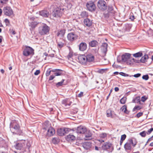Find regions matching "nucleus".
I'll return each instance as SVG.
<instances>
[{"label":"nucleus","mask_w":153,"mask_h":153,"mask_svg":"<svg viewBox=\"0 0 153 153\" xmlns=\"http://www.w3.org/2000/svg\"><path fill=\"white\" fill-rule=\"evenodd\" d=\"M147 134L146 131H143L140 133V135L142 137H145Z\"/></svg>","instance_id":"ea45409f"},{"label":"nucleus","mask_w":153,"mask_h":153,"mask_svg":"<svg viewBox=\"0 0 153 153\" xmlns=\"http://www.w3.org/2000/svg\"><path fill=\"white\" fill-rule=\"evenodd\" d=\"M153 131V128H152L149 129L146 132L147 134H149L151 132Z\"/></svg>","instance_id":"49530a36"},{"label":"nucleus","mask_w":153,"mask_h":153,"mask_svg":"<svg viewBox=\"0 0 153 153\" xmlns=\"http://www.w3.org/2000/svg\"><path fill=\"white\" fill-rule=\"evenodd\" d=\"M89 45L91 47H96L98 45V43L95 40H92L89 42Z\"/></svg>","instance_id":"bb28decb"},{"label":"nucleus","mask_w":153,"mask_h":153,"mask_svg":"<svg viewBox=\"0 0 153 153\" xmlns=\"http://www.w3.org/2000/svg\"><path fill=\"white\" fill-rule=\"evenodd\" d=\"M98 7L101 10H105L106 9L107 6L105 2L103 0H100L97 3Z\"/></svg>","instance_id":"9b49d317"},{"label":"nucleus","mask_w":153,"mask_h":153,"mask_svg":"<svg viewBox=\"0 0 153 153\" xmlns=\"http://www.w3.org/2000/svg\"><path fill=\"white\" fill-rule=\"evenodd\" d=\"M67 37L69 41L71 42H73L77 39L78 36L74 33L71 32L68 34Z\"/></svg>","instance_id":"0eeeda50"},{"label":"nucleus","mask_w":153,"mask_h":153,"mask_svg":"<svg viewBox=\"0 0 153 153\" xmlns=\"http://www.w3.org/2000/svg\"><path fill=\"white\" fill-rule=\"evenodd\" d=\"M4 22H5L6 25H9L10 24V22L8 19H6L4 20Z\"/></svg>","instance_id":"09e8293b"},{"label":"nucleus","mask_w":153,"mask_h":153,"mask_svg":"<svg viewBox=\"0 0 153 153\" xmlns=\"http://www.w3.org/2000/svg\"><path fill=\"white\" fill-rule=\"evenodd\" d=\"M126 137V134H124L121 136V140L123 141L124 140Z\"/></svg>","instance_id":"de8ad7c7"},{"label":"nucleus","mask_w":153,"mask_h":153,"mask_svg":"<svg viewBox=\"0 0 153 153\" xmlns=\"http://www.w3.org/2000/svg\"><path fill=\"white\" fill-rule=\"evenodd\" d=\"M7 1L8 0H0V4H6Z\"/></svg>","instance_id":"a18cd8bd"},{"label":"nucleus","mask_w":153,"mask_h":153,"mask_svg":"<svg viewBox=\"0 0 153 153\" xmlns=\"http://www.w3.org/2000/svg\"><path fill=\"white\" fill-rule=\"evenodd\" d=\"M107 69H101L99 70L98 71V72L99 73L103 74L104 73H105L107 70Z\"/></svg>","instance_id":"4c0bfd02"},{"label":"nucleus","mask_w":153,"mask_h":153,"mask_svg":"<svg viewBox=\"0 0 153 153\" xmlns=\"http://www.w3.org/2000/svg\"><path fill=\"white\" fill-rule=\"evenodd\" d=\"M28 24L29 26L30 27V30L32 31L37 26L38 23L36 22H29Z\"/></svg>","instance_id":"dca6fc26"},{"label":"nucleus","mask_w":153,"mask_h":153,"mask_svg":"<svg viewBox=\"0 0 153 153\" xmlns=\"http://www.w3.org/2000/svg\"><path fill=\"white\" fill-rule=\"evenodd\" d=\"M143 115V113L142 112H139L137 115V117L139 118Z\"/></svg>","instance_id":"6e6d98bb"},{"label":"nucleus","mask_w":153,"mask_h":153,"mask_svg":"<svg viewBox=\"0 0 153 153\" xmlns=\"http://www.w3.org/2000/svg\"><path fill=\"white\" fill-rule=\"evenodd\" d=\"M140 97H136L135 99L133 100V102H140Z\"/></svg>","instance_id":"58836bf2"},{"label":"nucleus","mask_w":153,"mask_h":153,"mask_svg":"<svg viewBox=\"0 0 153 153\" xmlns=\"http://www.w3.org/2000/svg\"><path fill=\"white\" fill-rule=\"evenodd\" d=\"M64 81L65 80L64 79H62L61 82L57 83L56 85V86L59 87L62 86V85Z\"/></svg>","instance_id":"a19ab883"},{"label":"nucleus","mask_w":153,"mask_h":153,"mask_svg":"<svg viewBox=\"0 0 153 153\" xmlns=\"http://www.w3.org/2000/svg\"><path fill=\"white\" fill-rule=\"evenodd\" d=\"M86 133L85 134V139L86 140L91 139V138L92 134L89 131H86Z\"/></svg>","instance_id":"b1692460"},{"label":"nucleus","mask_w":153,"mask_h":153,"mask_svg":"<svg viewBox=\"0 0 153 153\" xmlns=\"http://www.w3.org/2000/svg\"><path fill=\"white\" fill-rule=\"evenodd\" d=\"M40 72V70H37L34 73V74L35 75H37L39 74Z\"/></svg>","instance_id":"864d4df0"},{"label":"nucleus","mask_w":153,"mask_h":153,"mask_svg":"<svg viewBox=\"0 0 153 153\" xmlns=\"http://www.w3.org/2000/svg\"><path fill=\"white\" fill-rule=\"evenodd\" d=\"M58 46L60 48L62 47L63 46V44L61 43L60 44H58Z\"/></svg>","instance_id":"e2e57ef3"},{"label":"nucleus","mask_w":153,"mask_h":153,"mask_svg":"<svg viewBox=\"0 0 153 153\" xmlns=\"http://www.w3.org/2000/svg\"><path fill=\"white\" fill-rule=\"evenodd\" d=\"M129 142H130L131 144H132L134 146H135L137 144V143L135 141L133 142V140L131 139L129 140Z\"/></svg>","instance_id":"79ce46f5"},{"label":"nucleus","mask_w":153,"mask_h":153,"mask_svg":"<svg viewBox=\"0 0 153 153\" xmlns=\"http://www.w3.org/2000/svg\"><path fill=\"white\" fill-rule=\"evenodd\" d=\"M60 71H58V72H56V73H54V75L55 76H61L63 74L62 72L63 71L61 69H60Z\"/></svg>","instance_id":"473e14b6"},{"label":"nucleus","mask_w":153,"mask_h":153,"mask_svg":"<svg viewBox=\"0 0 153 153\" xmlns=\"http://www.w3.org/2000/svg\"><path fill=\"white\" fill-rule=\"evenodd\" d=\"M66 139L67 141H71L74 140L75 137L73 135L69 134L66 136Z\"/></svg>","instance_id":"cd10ccee"},{"label":"nucleus","mask_w":153,"mask_h":153,"mask_svg":"<svg viewBox=\"0 0 153 153\" xmlns=\"http://www.w3.org/2000/svg\"><path fill=\"white\" fill-rule=\"evenodd\" d=\"M65 33V30L62 29L59 31L57 33V35L60 38H62L64 36Z\"/></svg>","instance_id":"393cba45"},{"label":"nucleus","mask_w":153,"mask_h":153,"mask_svg":"<svg viewBox=\"0 0 153 153\" xmlns=\"http://www.w3.org/2000/svg\"><path fill=\"white\" fill-rule=\"evenodd\" d=\"M48 56V54L47 53H44L43 57H44V56Z\"/></svg>","instance_id":"774afa93"},{"label":"nucleus","mask_w":153,"mask_h":153,"mask_svg":"<svg viewBox=\"0 0 153 153\" xmlns=\"http://www.w3.org/2000/svg\"><path fill=\"white\" fill-rule=\"evenodd\" d=\"M102 148L104 150H107L109 149L112 148V144L109 142L105 143L102 146Z\"/></svg>","instance_id":"2eb2a0df"},{"label":"nucleus","mask_w":153,"mask_h":153,"mask_svg":"<svg viewBox=\"0 0 153 153\" xmlns=\"http://www.w3.org/2000/svg\"><path fill=\"white\" fill-rule=\"evenodd\" d=\"M60 71V69H53L51 71H52L53 72L56 73V72H58V71Z\"/></svg>","instance_id":"bf43d9fd"},{"label":"nucleus","mask_w":153,"mask_h":153,"mask_svg":"<svg viewBox=\"0 0 153 153\" xmlns=\"http://www.w3.org/2000/svg\"><path fill=\"white\" fill-rule=\"evenodd\" d=\"M73 55L72 53L71 52H70L68 54V56L69 58H71V57Z\"/></svg>","instance_id":"680f3d73"},{"label":"nucleus","mask_w":153,"mask_h":153,"mask_svg":"<svg viewBox=\"0 0 153 153\" xmlns=\"http://www.w3.org/2000/svg\"><path fill=\"white\" fill-rule=\"evenodd\" d=\"M70 131V129L67 128H62L58 129L57 133L58 135L62 136L68 133Z\"/></svg>","instance_id":"6e6552de"},{"label":"nucleus","mask_w":153,"mask_h":153,"mask_svg":"<svg viewBox=\"0 0 153 153\" xmlns=\"http://www.w3.org/2000/svg\"><path fill=\"white\" fill-rule=\"evenodd\" d=\"M87 9L90 11H94L96 8L95 5L93 2L89 1L88 2L86 5Z\"/></svg>","instance_id":"f8f14e48"},{"label":"nucleus","mask_w":153,"mask_h":153,"mask_svg":"<svg viewBox=\"0 0 153 153\" xmlns=\"http://www.w3.org/2000/svg\"><path fill=\"white\" fill-rule=\"evenodd\" d=\"M82 146L84 149H89L91 147V144L89 142H85L83 143Z\"/></svg>","instance_id":"aec40b11"},{"label":"nucleus","mask_w":153,"mask_h":153,"mask_svg":"<svg viewBox=\"0 0 153 153\" xmlns=\"http://www.w3.org/2000/svg\"><path fill=\"white\" fill-rule=\"evenodd\" d=\"M114 90L115 91L117 92L119 90V88H118L117 87H116L114 88Z\"/></svg>","instance_id":"0e129e2a"},{"label":"nucleus","mask_w":153,"mask_h":153,"mask_svg":"<svg viewBox=\"0 0 153 153\" xmlns=\"http://www.w3.org/2000/svg\"><path fill=\"white\" fill-rule=\"evenodd\" d=\"M143 79L146 80H148L149 79V76L148 75H144L142 76Z\"/></svg>","instance_id":"37998d69"},{"label":"nucleus","mask_w":153,"mask_h":153,"mask_svg":"<svg viewBox=\"0 0 153 153\" xmlns=\"http://www.w3.org/2000/svg\"><path fill=\"white\" fill-rule=\"evenodd\" d=\"M87 48V44L85 43L82 42L79 45V49L80 51H84Z\"/></svg>","instance_id":"a211bd4d"},{"label":"nucleus","mask_w":153,"mask_h":153,"mask_svg":"<svg viewBox=\"0 0 153 153\" xmlns=\"http://www.w3.org/2000/svg\"><path fill=\"white\" fill-rule=\"evenodd\" d=\"M130 18L131 20H133L134 19V16H131Z\"/></svg>","instance_id":"338daca9"},{"label":"nucleus","mask_w":153,"mask_h":153,"mask_svg":"<svg viewBox=\"0 0 153 153\" xmlns=\"http://www.w3.org/2000/svg\"><path fill=\"white\" fill-rule=\"evenodd\" d=\"M51 71V70H50L49 69H48L47 70V71L46 73V76H48L50 75Z\"/></svg>","instance_id":"c03bdc74"},{"label":"nucleus","mask_w":153,"mask_h":153,"mask_svg":"<svg viewBox=\"0 0 153 153\" xmlns=\"http://www.w3.org/2000/svg\"><path fill=\"white\" fill-rule=\"evenodd\" d=\"M84 23L85 25L89 27L91 25L92 22L89 19L86 18L84 19Z\"/></svg>","instance_id":"5701e85b"},{"label":"nucleus","mask_w":153,"mask_h":153,"mask_svg":"<svg viewBox=\"0 0 153 153\" xmlns=\"http://www.w3.org/2000/svg\"><path fill=\"white\" fill-rule=\"evenodd\" d=\"M117 60L118 62H120L121 61H122L121 60V56H118L117 59Z\"/></svg>","instance_id":"5fc2aeb1"},{"label":"nucleus","mask_w":153,"mask_h":153,"mask_svg":"<svg viewBox=\"0 0 153 153\" xmlns=\"http://www.w3.org/2000/svg\"><path fill=\"white\" fill-rule=\"evenodd\" d=\"M108 12L112 14H114L115 13V11L113 10V7L111 5H109L108 6Z\"/></svg>","instance_id":"7c9ffc66"},{"label":"nucleus","mask_w":153,"mask_h":153,"mask_svg":"<svg viewBox=\"0 0 153 153\" xmlns=\"http://www.w3.org/2000/svg\"><path fill=\"white\" fill-rule=\"evenodd\" d=\"M39 14L40 15L45 17H48L49 15V12L46 10H43L40 11Z\"/></svg>","instance_id":"412c9836"},{"label":"nucleus","mask_w":153,"mask_h":153,"mask_svg":"<svg viewBox=\"0 0 153 153\" xmlns=\"http://www.w3.org/2000/svg\"><path fill=\"white\" fill-rule=\"evenodd\" d=\"M4 14L8 16H10L13 14V12L12 9L9 7H4L3 9Z\"/></svg>","instance_id":"423d86ee"},{"label":"nucleus","mask_w":153,"mask_h":153,"mask_svg":"<svg viewBox=\"0 0 153 153\" xmlns=\"http://www.w3.org/2000/svg\"><path fill=\"white\" fill-rule=\"evenodd\" d=\"M64 9L60 7H56L54 8L51 15L53 17H59L62 16Z\"/></svg>","instance_id":"20e7f679"},{"label":"nucleus","mask_w":153,"mask_h":153,"mask_svg":"<svg viewBox=\"0 0 153 153\" xmlns=\"http://www.w3.org/2000/svg\"><path fill=\"white\" fill-rule=\"evenodd\" d=\"M10 128L13 133L19 135H23V132L20 129L19 124L18 121L16 120L12 121L10 124Z\"/></svg>","instance_id":"f257e3e1"},{"label":"nucleus","mask_w":153,"mask_h":153,"mask_svg":"<svg viewBox=\"0 0 153 153\" xmlns=\"http://www.w3.org/2000/svg\"><path fill=\"white\" fill-rule=\"evenodd\" d=\"M143 55L141 52H138L133 54V56L135 57H141Z\"/></svg>","instance_id":"72a5a7b5"},{"label":"nucleus","mask_w":153,"mask_h":153,"mask_svg":"<svg viewBox=\"0 0 153 153\" xmlns=\"http://www.w3.org/2000/svg\"><path fill=\"white\" fill-rule=\"evenodd\" d=\"M140 109V108L139 106H135L133 109V111H134L136 109L139 110Z\"/></svg>","instance_id":"4d7b16f0"},{"label":"nucleus","mask_w":153,"mask_h":153,"mask_svg":"<svg viewBox=\"0 0 153 153\" xmlns=\"http://www.w3.org/2000/svg\"><path fill=\"white\" fill-rule=\"evenodd\" d=\"M52 141L54 143H56V138H53L52 140Z\"/></svg>","instance_id":"69168bd1"},{"label":"nucleus","mask_w":153,"mask_h":153,"mask_svg":"<svg viewBox=\"0 0 153 153\" xmlns=\"http://www.w3.org/2000/svg\"><path fill=\"white\" fill-rule=\"evenodd\" d=\"M107 135L108 134L105 133H100L97 140L100 143L103 142L107 139Z\"/></svg>","instance_id":"1a4fd4ad"},{"label":"nucleus","mask_w":153,"mask_h":153,"mask_svg":"<svg viewBox=\"0 0 153 153\" xmlns=\"http://www.w3.org/2000/svg\"><path fill=\"white\" fill-rule=\"evenodd\" d=\"M124 148L126 150H130L131 149V144L129 140L124 145Z\"/></svg>","instance_id":"c85d7f7f"},{"label":"nucleus","mask_w":153,"mask_h":153,"mask_svg":"<svg viewBox=\"0 0 153 153\" xmlns=\"http://www.w3.org/2000/svg\"><path fill=\"white\" fill-rule=\"evenodd\" d=\"M55 77V76L54 75L50 76L49 78V80H53Z\"/></svg>","instance_id":"3c124183"},{"label":"nucleus","mask_w":153,"mask_h":153,"mask_svg":"<svg viewBox=\"0 0 153 153\" xmlns=\"http://www.w3.org/2000/svg\"><path fill=\"white\" fill-rule=\"evenodd\" d=\"M86 57L87 58V62H92L94 60V56L92 54H89L87 55Z\"/></svg>","instance_id":"a878e982"},{"label":"nucleus","mask_w":153,"mask_h":153,"mask_svg":"<svg viewBox=\"0 0 153 153\" xmlns=\"http://www.w3.org/2000/svg\"><path fill=\"white\" fill-rule=\"evenodd\" d=\"M147 99V98L145 96H143L141 97V100L143 102H145Z\"/></svg>","instance_id":"603ef678"},{"label":"nucleus","mask_w":153,"mask_h":153,"mask_svg":"<svg viewBox=\"0 0 153 153\" xmlns=\"http://www.w3.org/2000/svg\"><path fill=\"white\" fill-rule=\"evenodd\" d=\"M72 102L70 101L68 99L63 100L62 103L65 107L67 108L69 107L71 104Z\"/></svg>","instance_id":"f3484780"},{"label":"nucleus","mask_w":153,"mask_h":153,"mask_svg":"<svg viewBox=\"0 0 153 153\" xmlns=\"http://www.w3.org/2000/svg\"><path fill=\"white\" fill-rule=\"evenodd\" d=\"M34 50L32 48L26 46L24 50L23 54L26 56L29 55L32 56L34 54Z\"/></svg>","instance_id":"39448f33"},{"label":"nucleus","mask_w":153,"mask_h":153,"mask_svg":"<svg viewBox=\"0 0 153 153\" xmlns=\"http://www.w3.org/2000/svg\"><path fill=\"white\" fill-rule=\"evenodd\" d=\"M25 141L24 140H20L14 146V147L16 149L21 150L23 147L25 145Z\"/></svg>","instance_id":"9d476101"},{"label":"nucleus","mask_w":153,"mask_h":153,"mask_svg":"<svg viewBox=\"0 0 153 153\" xmlns=\"http://www.w3.org/2000/svg\"><path fill=\"white\" fill-rule=\"evenodd\" d=\"M126 97H123L121 98L120 100V102L121 104H124L126 101Z\"/></svg>","instance_id":"e433bc0d"},{"label":"nucleus","mask_w":153,"mask_h":153,"mask_svg":"<svg viewBox=\"0 0 153 153\" xmlns=\"http://www.w3.org/2000/svg\"><path fill=\"white\" fill-rule=\"evenodd\" d=\"M148 58L149 57L148 55L146 54L141 57L140 59V61L142 63H144L147 61Z\"/></svg>","instance_id":"c756f323"},{"label":"nucleus","mask_w":153,"mask_h":153,"mask_svg":"<svg viewBox=\"0 0 153 153\" xmlns=\"http://www.w3.org/2000/svg\"><path fill=\"white\" fill-rule=\"evenodd\" d=\"M86 129L85 127L80 126L77 128L76 132L77 133L83 134L86 131Z\"/></svg>","instance_id":"4468645a"},{"label":"nucleus","mask_w":153,"mask_h":153,"mask_svg":"<svg viewBox=\"0 0 153 153\" xmlns=\"http://www.w3.org/2000/svg\"><path fill=\"white\" fill-rule=\"evenodd\" d=\"M108 44L106 43H103L101 46V50L104 53H105L107 51Z\"/></svg>","instance_id":"4be33fe9"},{"label":"nucleus","mask_w":153,"mask_h":153,"mask_svg":"<svg viewBox=\"0 0 153 153\" xmlns=\"http://www.w3.org/2000/svg\"><path fill=\"white\" fill-rule=\"evenodd\" d=\"M121 110L124 113L128 114V112L127 110V107L126 105L123 106L121 108Z\"/></svg>","instance_id":"2f4dec72"},{"label":"nucleus","mask_w":153,"mask_h":153,"mask_svg":"<svg viewBox=\"0 0 153 153\" xmlns=\"http://www.w3.org/2000/svg\"><path fill=\"white\" fill-rule=\"evenodd\" d=\"M140 75H141V74H140L138 73V74H134L133 76L135 77H140Z\"/></svg>","instance_id":"13d9d810"},{"label":"nucleus","mask_w":153,"mask_h":153,"mask_svg":"<svg viewBox=\"0 0 153 153\" xmlns=\"http://www.w3.org/2000/svg\"><path fill=\"white\" fill-rule=\"evenodd\" d=\"M131 54L126 53L121 56L122 62H126L128 65H131L136 62V60L131 56Z\"/></svg>","instance_id":"f03ea898"},{"label":"nucleus","mask_w":153,"mask_h":153,"mask_svg":"<svg viewBox=\"0 0 153 153\" xmlns=\"http://www.w3.org/2000/svg\"><path fill=\"white\" fill-rule=\"evenodd\" d=\"M55 133V130L52 127H50L47 130V134L49 136H51Z\"/></svg>","instance_id":"6ab92c4d"},{"label":"nucleus","mask_w":153,"mask_h":153,"mask_svg":"<svg viewBox=\"0 0 153 153\" xmlns=\"http://www.w3.org/2000/svg\"><path fill=\"white\" fill-rule=\"evenodd\" d=\"M119 74L123 76H128V75L127 74H126L125 73H124L123 72H121L119 73Z\"/></svg>","instance_id":"8fccbe9b"},{"label":"nucleus","mask_w":153,"mask_h":153,"mask_svg":"<svg viewBox=\"0 0 153 153\" xmlns=\"http://www.w3.org/2000/svg\"><path fill=\"white\" fill-rule=\"evenodd\" d=\"M107 116L109 117H112L111 111V110H108L106 111Z\"/></svg>","instance_id":"f704fd0d"},{"label":"nucleus","mask_w":153,"mask_h":153,"mask_svg":"<svg viewBox=\"0 0 153 153\" xmlns=\"http://www.w3.org/2000/svg\"><path fill=\"white\" fill-rule=\"evenodd\" d=\"M81 16L83 18L87 17L88 16V14L85 11H83L81 13Z\"/></svg>","instance_id":"c9c22d12"},{"label":"nucleus","mask_w":153,"mask_h":153,"mask_svg":"<svg viewBox=\"0 0 153 153\" xmlns=\"http://www.w3.org/2000/svg\"><path fill=\"white\" fill-rule=\"evenodd\" d=\"M50 28L46 24H43L39 28V33L41 35L47 34L49 31Z\"/></svg>","instance_id":"7ed1b4c3"},{"label":"nucleus","mask_w":153,"mask_h":153,"mask_svg":"<svg viewBox=\"0 0 153 153\" xmlns=\"http://www.w3.org/2000/svg\"><path fill=\"white\" fill-rule=\"evenodd\" d=\"M78 62L81 64H85L87 62V58L85 55H80L78 56Z\"/></svg>","instance_id":"ddd939ff"},{"label":"nucleus","mask_w":153,"mask_h":153,"mask_svg":"<svg viewBox=\"0 0 153 153\" xmlns=\"http://www.w3.org/2000/svg\"><path fill=\"white\" fill-rule=\"evenodd\" d=\"M83 93L82 92H81L79 94H78V96L79 97H81L83 96Z\"/></svg>","instance_id":"052dcab7"}]
</instances>
